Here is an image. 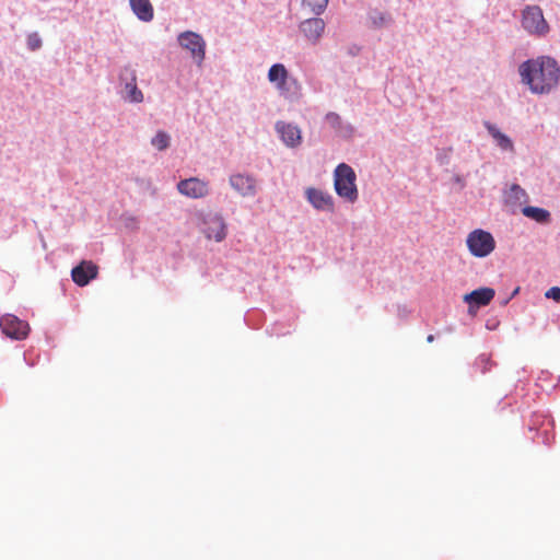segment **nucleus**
I'll return each instance as SVG.
<instances>
[{
    "instance_id": "nucleus-18",
    "label": "nucleus",
    "mask_w": 560,
    "mask_h": 560,
    "mask_svg": "<svg viewBox=\"0 0 560 560\" xmlns=\"http://www.w3.org/2000/svg\"><path fill=\"white\" fill-rule=\"evenodd\" d=\"M485 127L487 128L488 132L491 135L493 140L495 141L497 145L503 150L509 152H514V144L513 141L501 132L494 125L490 122H485Z\"/></svg>"
},
{
    "instance_id": "nucleus-5",
    "label": "nucleus",
    "mask_w": 560,
    "mask_h": 560,
    "mask_svg": "<svg viewBox=\"0 0 560 560\" xmlns=\"http://www.w3.org/2000/svg\"><path fill=\"white\" fill-rule=\"evenodd\" d=\"M200 231L207 240L222 242L228 233V225L219 213H207L201 218Z\"/></svg>"
},
{
    "instance_id": "nucleus-26",
    "label": "nucleus",
    "mask_w": 560,
    "mask_h": 560,
    "mask_svg": "<svg viewBox=\"0 0 560 560\" xmlns=\"http://www.w3.org/2000/svg\"><path fill=\"white\" fill-rule=\"evenodd\" d=\"M433 340H434V336H433V335H429V336L427 337V341H428V342H433Z\"/></svg>"
},
{
    "instance_id": "nucleus-21",
    "label": "nucleus",
    "mask_w": 560,
    "mask_h": 560,
    "mask_svg": "<svg viewBox=\"0 0 560 560\" xmlns=\"http://www.w3.org/2000/svg\"><path fill=\"white\" fill-rule=\"evenodd\" d=\"M303 3L308 7L314 13H322L328 4V0H303Z\"/></svg>"
},
{
    "instance_id": "nucleus-13",
    "label": "nucleus",
    "mask_w": 560,
    "mask_h": 560,
    "mask_svg": "<svg viewBox=\"0 0 560 560\" xmlns=\"http://www.w3.org/2000/svg\"><path fill=\"white\" fill-rule=\"evenodd\" d=\"M98 268L92 261L83 260L71 271L72 280L80 287L86 285L92 279L97 277Z\"/></svg>"
},
{
    "instance_id": "nucleus-19",
    "label": "nucleus",
    "mask_w": 560,
    "mask_h": 560,
    "mask_svg": "<svg viewBox=\"0 0 560 560\" xmlns=\"http://www.w3.org/2000/svg\"><path fill=\"white\" fill-rule=\"evenodd\" d=\"M522 213L529 218L535 220L538 223H547L550 220V213L546 209L538 208V207H532L527 206L522 209Z\"/></svg>"
},
{
    "instance_id": "nucleus-10",
    "label": "nucleus",
    "mask_w": 560,
    "mask_h": 560,
    "mask_svg": "<svg viewBox=\"0 0 560 560\" xmlns=\"http://www.w3.org/2000/svg\"><path fill=\"white\" fill-rule=\"evenodd\" d=\"M177 189L189 198H202L209 194L208 183L197 177L180 180L177 184Z\"/></svg>"
},
{
    "instance_id": "nucleus-17",
    "label": "nucleus",
    "mask_w": 560,
    "mask_h": 560,
    "mask_svg": "<svg viewBox=\"0 0 560 560\" xmlns=\"http://www.w3.org/2000/svg\"><path fill=\"white\" fill-rule=\"evenodd\" d=\"M132 12L143 22H150L153 19L154 10L150 0H129Z\"/></svg>"
},
{
    "instance_id": "nucleus-20",
    "label": "nucleus",
    "mask_w": 560,
    "mask_h": 560,
    "mask_svg": "<svg viewBox=\"0 0 560 560\" xmlns=\"http://www.w3.org/2000/svg\"><path fill=\"white\" fill-rule=\"evenodd\" d=\"M158 150H165L170 144V136L165 131H159L151 140Z\"/></svg>"
},
{
    "instance_id": "nucleus-4",
    "label": "nucleus",
    "mask_w": 560,
    "mask_h": 560,
    "mask_svg": "<svg viewBox=\"0 0 560 560\" xmlns=\"http://www.w3.org/2000/svg\"><path fill=\"white\" fill-rule=\"evenodd\" d=\"M470 254L478 258L489 256L495 248V241L490 232L481 229L471 231L466 240Z\"/></svg>"
},
{
    "instance_id": "nucleus-3",
    "label": "nucleus",
    "mask_w": 560,
    "mask_h": 560,
    "mask_svg": "<svg viewBox=\"0 0 560 560\" xmlns=\"http://www.w3.org/2000/svg\"><path fill=\"white\" fill-rule=\"evenodd\" d=\"M268 80L276 85L280 95L287 98L293 97L301 90L298 80L289 75L288 70L282 63H275L270 67Z\"/></svg>"
},
{
    "instance_id": "nucleus-25",
    "label": "nucleus",
    "mask_w": 560,
    "mask_h": 560,
    "mask_svg": "<svg viewBox=\"0 0 560 560\" xmlns=\"http://www.w3.org/2000/svg\"><path fill=\"white\" fill-rule=\"evenodd\" d=\"M511 195L517 200L526 197L525 190L518 185H512Z\"/></svg>"
},
{
    "instance_id": "nucleus-15",
    "label": "nucleus",
    "mask_w": 560,
    "mask_h": 560,
    "mask_svg": "<svg viewBox=\"0 0 560 560\" xmlns=\"http://www.w3.org/2000/svg\"><path fill=\"white\" fill-rule=\"evenodd\" d=\"M494 294L495 292L491 288H480L466 294L464 296V301L470 305L474 304L477 307L486 306L492 301Z\"/></svg>"
},
{
    "instance_id": "nucleus-8",
    "label": "nucleus",
    "mask_w": 560,
    "mask_h": 560,
    "mask_svg": "<svg viewBox=\"0 0 560 560\" xmlns=\"http://www.w3.org/2000/svg\"><path fill=\"white\" fill-rule=\"evenodd\" d=\"M0 328L5 336L16 340L25 339L30 332L28 324L12 314L0 318Z\"/></svg>"
},
{
    "instance_id": "nucleus-24",
    "label": "nucleus",
    "mask_w": 560,
    "mask_h": 560,
    "mask_svg": "<svg viewBox=\"0 0 560 560\" xmlns=\"http://www.w3.org/2000/svg\"><path fill=\"white\" fill-rule=\"evenodd\" d=\"M545 296L560 303V288L552 287L546 291Z\"/></svg>"
},
{
    "instance_id": "nucleus-1",
    "label": "nucleus",
    "mask_w": 560,
    "mask_h": 560,
    "mask_svg": "<svg viewBox=\"0 0 560 560\" xmlns=\"http://www.w3.org/2000/svg\"><path fill=\"white\" fill-rule=\"evenodd\" d=\"M522 82L527 84L535 94L551 92L560 81V68L557 61L542 56L530 59L520 66Z\"/></svg>"
},
{
    "instance_id": "nucleus-12",
    "label": "nucleus",
    "mask_w": 560,
    "mask_h": 560,
    "mask_svg": "<svg viewBox=\"0 0 560 560\" xmlns=\"http://www.w3.org/2000/svg\"><path fill=\"white\" fill-rule=\"evenodd\" d=\"M230 185L243 197H254L257 192L256 179L247 174L231 175Z\"/></svg>"
},
{
    "instance_id": "nucleus-23",
    "label": "nucleus",
    "mask_w": 560,
    "mask_h": 560,
    "mask_svg": "<svg viewBox=\"0 0 560 560\" xmlns=\"http://www.w3.org/2000/svg\"><path fill=\"white\" fill-rule=\"evenodd\" d=\"M325 119L334 128H338L341 125V117L337 113H328Z\"/></svg>"
},
{
    "instance_id": "nucleus-6",
    "label": "nucleus",
    "mask_w": 560,
    "mask_h": 560,
    "mask_svg": "<svg viewBox=\"0 0 560 560\" xmlns=\"http://www.w3.org/2000/svg\"><path fill=\"white\" fill-rule=\"evenodd\" d=\"M522 25L528 33L538 36L546 35L549 32V25L538 5H527L523 10Z\"/></svg>"
},
{
    "instance_id": "nucleus-2",
    "label": "nucleus",
    "mask_w": 560,
    "mask_h": 560,
    "mask_svg": "<svg viewBox=\"0 0 560 560\" xmlns=\"http://www.w3.org/2000/svg\"><path fill=\"white\" fill-rule=\"evenodd\" d=\"M357 175L353 168L340 163L334 172V187L340 198L353 203L358 200L359 191L357 188Z\"/></svg>"
},
{
    "instance_id": "nucleus-11",
    "label": "nucleus",
    "mask_w": 560,
    "mask_h": 560,
    "mask_svg": "<svg viewBox=\"0 0 560 560\" xmlns=\"http://www.w3.org/2000/svg\"><path fill=\"white\" fill-rule=\"evenodd\" d=\"M305 196L308 202L319 211L334 212L335 203L334 198L326 191L317 188L310 187L305 190Z\"/></svg>"
},
{
    "instance_id": "nucleus-22",
    "label": "nucleus",
    "mask_w": 560,
    "mask_h": 560,
    "mask_svg": "<svg viewBox=\"0 0 560 560\" xmlns=\"http://www.w3.org/2000/svg\"><path fill=\"white\" fill-rule=\"evenodd\" d=\"M27 47L32 51H35L42 47V38L38 33L34 32L27 36Z\"/></svg>"
},
{
    "instance_id": "nucleus-9",
    "label": "nucleus",
    "mask_w": 560,
    "mask_h": 560,
    "mask_svg": "<svg viewBox=\"0 0 560 560\" xmlns=\"http://www.w3.org/2000/svg\"><path fill=\"white\" fill-rule=\"evenodd\" d=\"M120 81L124 83L125 98L131 103H141L143 94L137 86L136 71L129 67L122 69L120 73Z\"/></svg>"
},
{
    "instance_id": "nucleus-14",
    "label": "nucleus",
    "mask_w": 560,
    "mask_h": 560,
    "mask_svg": "<svg viewBox=\"0 0 560 560\" xmlns=\"http://www.w3.org/2000/svg\"><path fill=\"white\" fill-rule=\"evenodd\" d=\"M276 130L280 135L281 140L288 147L294 148L301 144L302 135L298 126L284 121H278L276 124Z\"/></svg>"
},
{
    "instance_id": "nucleus-16",
    "label": "nucleus",
    "mask_w": 560,
    "mask_h": 560,
    "mask_svg": "<svg viewBox=\"0 0 560 560\" xmlns=\"http://www.w3.org/2000/svg\"><path fill=\"white\" fill-rule=\"evenodd\" d=\"M325 30V22L322 19L313 18L305 20L301 24V31L305 37L311 42H316Z\"/></svg>"
},
{
    "instance_id": "nucleus-7",
    "label": "nucleus",
    "mask_w": 560,
    "mask_h": 560,
    "mask_svg": "<svg viewBox=\"0 0 560 560\" xmlns=\"http://www.w3.org/2000/svg\"><path fill=\"white\" fill-rule=\"evenodd\" d=\"M178 43L184 49L190 52L197 65L201 66L206 56V42L203 38L197 33L187 31L179 34Z\"/></svg>"
}]
</instances>
